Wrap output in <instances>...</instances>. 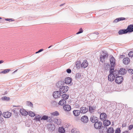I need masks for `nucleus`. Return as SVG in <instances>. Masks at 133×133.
I'll return each mask as SVG.
<instances>
[{
    "label": "nucleus",
    "instance_id": "obj_1",
    "mask_svg": "<svg viewBox=\"0 0 133 133\" xmlns=\"http://www.w3.org/2000/svg\"><path fill=\"white\" fill-rule=\"evenodd\" d=\"M114 70V68H110L109 74L108 76V79L109 81L111 82L113 81L115 79V76L113 74V70Z\"/></svg>",
    "mask_w": 133,
    "mask_h": 133
},
{
    "label": "nucleus",
    "instance_id": "obj_2",
    "mask_svg": "<svg viewBox=\"0 0 133 133\" xmlns=\"http://www.w3.org/2000/svg\"><path fill=\"white\" fill-rule=\"evenodd\" d=\"M110 62L111 65V68H114L115 65V59L112 56H110Z\"/></svg>",
    "mask_w": 133,
    "mask_h": 133
},
{
    "label": "nucleus",
    "instance_id": "obj_3",
    "mask_svg": "<svg viewBox=\"0 0 133 133\" xmlns=\"http://www.w3.org/2000/svg\"><path fill=\"white\" fill-rule=\"evenodd\" d=\"M108 56L107 53H104L103 54H101L100 57V61L101 62L103 63L104 62L105 59L108 58Z\"/></svg>",
    "mask_w": 133,
    "mask_h": 133
},
{
    "label": "nucleus",
    "instance_id": "obj_4",
    "mask_svg": "<svg viewBox=\"0 0 133 133\" xmlns=\"http://www.w3.org/2000/svg\"><path fill=\"white\" fill-rule=\"evenodd\" d=\"M69 90V87L67 86H62L59 89L60 92L61 94L65 93L67 92Z\"/></svg>",
    "mask_w": 133,
    "mask_h": 133
},
{
    "label": "nucleus",
    "instance_id": "obj_5",
    "mask_svg": "<svg viewBox=\"0 0 133 133\" xmlns=\"http://www.w3.org/2000/svg\"><path fill=\"white\" fill-rule=\"evenodd\" d=\"M61 94L59 90V91H56L54 92L53 96L55 98H56L60 97L61 96Z\"/></svg>",
    "mask_w": 133,
    "mask_h": 133
},
{
    "label": "nucleus",
    "instance_id": "obj_6",
    "mask_svg": "<svg viewBox=\"0 0 133 133\" xmlns=\"http://www.w3.org/2000/svg\"><path fill=\"white\" fill-rule=\"evenodd\" d=\"M102 122L99 121L95 122L94 124V127L96 129H99L102 127Z\"/></svg>",
    "mask_w": 133,
    "mask_h": 133
},
{
    "label": "nucleus",
    "instance_id": "obj_7",
    "mask_svg": "<svg viewBox=\"0 0 133 133\" xmlns=\"http://www.w3.org/2000/svg\"><path fill=\"white\" fill-rule=\"evenodd\" d=\"M123 81L122 76H118L116 78L115 82L118 84H121Z\"/></svg>",
    "mask_w": 133,
    "mask_h": 133
},
{
    "label": "nucleus",
    "instance_id": "obj_8",
    "mask_svg": "<svg viewBox=\"0 0 133 133\" xmlns=\"http://www.w3.org/2000/svg\"><path fill=\"white\" fill-rule=\"evenodd\" d=\"M47 127L49 131H52L55 130V127L54 124H49L47 125Z\"/></svg>",
    "mask_w": 133,
    "mask_h": 133
},
{
    "label": "nucleus",
    "instance_id": "obj_9",
    "mask_svg": "<svg viewBox=\"0 0 133 133\" xmlns=\"http://www.w3.org/2000/svg\"><path fill=\"white\" fill-rule=\"evenodd\" d=\"M107 117L106 114L104 112L101 113L100 115V119L102 121H104L106 120Z\"/></svg>",
    "mask_w": 133,
    "mask_h": 133
},
{
    "label": "nucleus",
    "instance_id": "obj_10",
    "mask_svg": "<svg viewBox=\"0 0 133 133\" xmlns=\"http://www.w3.org/2000/svg\"><path fill=\"white\" fill-rule=\"evenodd\" d=\"M80 111L81 113L85 114L88 111V108L84 107H82L80 108Z\"/></svg>",
    "mask_w": 133,
    "mask_h": 133
},
{
    "label": "nucleus",
    "instance_id": "obj_11",
    "mask_svg": "<svg viewBox=\"0 0 133 133\" xmlns=\"http://www.w3.org/2000/svg\"><path fill=\"white\" fill-rule=\"evenodd\" d=\"M81 118L82 121L84 123H87L88 121V117L87 116L84 115Z\"/></svg>",
    "mask_w": 133,
    "mask_h": 133
},
{
    "label": "nucleus",
    "instance_id": "obj_12",
    "mask_svg": "<svg viewBox=\"0 0 133 133\" xmlns=\"http://www.w3.org/2000/svg\"><path fill=\"white\" fill-rule=\"evenodd\" d=\"M11 114L9 112H3L2 115L5 118H8L10 117L11 116Z\"/></svg>",
    "mask_w": 133,
    "mask_h": 133
},
{
    "label": "nucleus",
    "instance_id": "obj_13",
    "mask_svg": "<svg viewBox=\"0 0 133 133\" xmlns=\"http://www.w3.org/2000/svg\"><path fill=\"white\" fill-rule=\"evenodd\" d=\"M72 81V79L71 78L69 77H67L65 79V83L67 84L72 85V83L71 82Z\"/></svg>",
    "mask_w": 133,
    "mask_h": 133
},
{
    "label": "nucleus",
    "instance_id": "obj_14",
    "mask_svg": "<svg viewBox=\"0 0 133 133\" xmlns=\"http://www.w3.org/2000/svg\"><path fill=\"white\" fill-rule=\"evenodd\" d=\"M98 118L97 117L93 116H91L90 118V120L92 123H95V122H98Z\"/></svg>",
    "mask_w": 133,
    "mask_h": 133
},
{
    "label": "nucleus",
    "instance_id": "obj_15",
    "mask_svg": "<svg viewBox=\"0 0 133 133\" xmlns=\"http://www.w3.org/2000/svg\"><path fill=\"white\" fill-rule=\"evenodd\" d=\"M63 108L65 111H68L71 109L70 106L68 104H66L64 106Z\"/></svg>",
    "mask_w": 133,
    "mask_h": 133
},
{
    "label": "nucleus",
    "instance_id": "obj_16",
    "mask_svg": "<svg viewBox=\"0 0 133 133\" xmlns=\"http://www.w3.org/2000/svg\"><path fill=\"white\" fill-rule=\"evenodd\" d=\"M96 108V106H89V111L90 113H92L95 112Z\"/></svg>",
    "mask_w": 133,
    "mask_h": 133
},
{
    "label": "nucleus",
    "instance_id": "obj_17",
    "mask_svg": "<svg viewBox=\"0 0 133 133\" xmlns=\"http://www.w3.org/2000/svg\"><path fill=\"white\" fill-rule=\"evenodd\" d=\"M20 112L22 115L24 116H26L29 114L28 112H27L23 109H21Z\"/></svg>",
    "mask_w": 133,
    "mask_h": 133
},
{
    "label": "nucleus",
    "instance_id": "obj_18",
    "mask_svg": "<svg viewBox=\"0 0 133 133\" xmlns=\"http://www.w3.org/2000/svg\"><path fill=\"white\" fill-rule=\"evenodd\" d=\"M126 29L128 31V32H133V25L131 24L129 25Z\"/></svg>",
    "mask_w": 133,
    "mask_h": 133
},
{
    "label": "nucleus",
    "instance_id": "obj_19",
    "mask_svg": "<svg viewBox=\"0 0 133 133\" xmlns=\"http://www.w3.org/2000/svg\"><path fill=\"white\" fill-rule=\"evenodd\" d=\"M81 67L85 68H86L88 65V63L86 60H84L83 61L82 63H81Z\"/></svg>",
    "mask_w": 133,
    "mask_h": 133
},
{
    "label": "nucleus",
    "instance_id": "obj_20",
    "mask_svg": "<svg viewBox=\"0 0 133 133\" xmlns=\"http://www.w3.org/2000/svg\"><path fill=\"white\" fill-rule=\"evenodd\" d=\"M64 84V82L63 81H59L56 84V86L57 87L61 88Z\"/></svg>",
    "mask_w": 133,
    "mask_h": 133
},
{
    "label": "nucleus",
    "instance_id": "obj_21",
    "mask_svg": "<svg viewBox=\"0 0 133 133\" xmlns=\"http://www.w3.org/2000/svg\"><path fill=\"white\" fill-rule=\"evenodd\" d=\"M127 33H128V31L127 30V29L120 30L118 32V34L120 35L126 34Z\"/></svg>",
    "mask_w": 133,
    "mask_h": 133
},
{
    "label": "nucleus",
    "instance_id": "obj_22",
    "mask_svg": "<svg viewBox=\"0 0 133 133\" xmlns=\"http://www.w3.org/2000/svg\"><path fill=\"white\" fill-rule=\"evenodd\" d=\"M73 114L75 116H78L79 115L81 112L79 110H74L73 111Z\"/></svg>",
    "mask_w": 133,
    "mask_h": 133
},
{
    "label": "nucleus",
    "instance_id": "obj_23",
    "mask_svg": "<svg viewBox=\"0 0 133 133\" xmlns=\"http://www.w3.org/2000/svg\"><path fill=\"white\" fill-rule=\"evenodd\" d=\"M110 124V122L108 120L106 119L103 121V124L105 127L108 126Z\"/></svg>",
    "mask_w": 133,
    "mask_h": 133
},
{
    "label": "nucleus",
    "instance_id": "obj_24",
    "mask_svg": "<svg viewBox=\"0 0 133 133\" xmlns=\"http://www.w3.org/2000/svg\"><path fill=\"white\" fill-rule=\"evenodd\" d=\"M123 63L125 64H128L130 62V59L127 57L125 58H124L123 60Z\"/></svg>",
    "mask_w": 133,
    "mask_h": 133
},
{
    "label": "nucleus",
    "instance_id": "obj_25",
    "mask_svg": "<svg viewBox=\"0 0 133 133\" xmlns=\"http://www.w3.org/2000/svg\"><path fill=\"white\" fill-rule=\"evenodd\" d=\"M81 63L80 61H78L76 62L75 67L77 69H79L81 66Z\"/></svg>",
    "mask_w": 133,
    "mask_h": 133
},
{
    "label": "nucleus",
    "instance_id": "obj_26",
    "mask_svg": "<svg viewBox=\"0 0 133 133\" xmlns=\"http://www.w3.org/2000/svg\"><path fill=\"white\" fill-rule=\"evenodd\" d=\"M119 72L121 75H123L126 73L127 71L124 69L121 68L119 70Z\"/></svg>",
    "mask_w": 133,
    "mask_h": 133
},
{
    "label": "nucleus",
    "instance_id": "obj_27",
    "mask_svg": "<svg viewBox=\"0 0 133 133\" xmlns=\"http://www.w3.org/2000/svg\"><path fill=\"white\" fill-rule=\"evenodd\" d=\"M125 19V18L124 17H120L116 18L115 20L113 22L117 23L118 22L121 21H122Z\"/></svg>",
    "mask_w": 133,
    "mask_h": 133
},
{
    "label": "nucleus",
    "instance_id": "obj_28",
    "mask_svg": "<svg viewBox=\"0 0 133 133\" xmlns=\"http://www.w3.org/2000/svg\"><path fill=\"white\" fill-rule=\"evenodd\" d=\"M59 132L60 133H64L65 130L63 127H59L58 129Z\"/></svg>",
    "mask_w": 133,
    "mask_h": 133
},
{
    "label": "nucleus",
    "instance_id": "obj_29",
    "mask_svg": "<svg viewBox=\"0 0 133 133\" xmlns=\"http://www.w3.org/2000/svg\"><path fill=\"white\" fill-rule=\"evenodd\" d=\"M47 120V122H53L54 121V118L52 116L48 117V118Z\"/></svg>",
    "mask_w": 133,
    "mask_h": 133
},
{
    "label": "nucleus",
    "instance_id": "obj_30",
    "mask_svg": "<svg viewBox=\"0 0 133 133\" xmlns=\"http://www.w3.org/2000/svg\"><path fill=\"white\" fill-rule=\"evenodd\" d=\"M66 103V101L64 99H61L59 102L58 104L59 105H63L65 104Z\"/></svg>",
    "mask_w": 133,
    "mask_h": 133
},
{
    "label": "nucleus",
    "instance_id": "obj_31",
    "mask_svg": "<svg viewBox=\"0 0 133 133\" xmlns=\"http://www.w3.org/2000/svg\"><path fill=\"white\" fill-rule=\"evenodd\" d=\"M62 97L64 100H66L69 97V95H67L66 94H63L62 95Z\"/></svg>",
    "mask_w": 133,
    "mask_h": 133
},
{
    "label": "nucleus",
    "instance_id": "obj_32",
    "mask_svg": "<svg viewBox=\"0 0 133 133\" xmlns=\"http://www.w3.org/2000/svg\"><path fill=\"white\" fill-rule=\"evenodd\" d=\"M81 74L80 73H78L76 74L75 78L77 80H78L80 79V78L81 77Z\"/></svg>",
    "mask_w": 133,
    "mask_h": 133
},
{
    "label": "nucleus",
    "instance_id": "obj_33",
    "mask_svg": "<svg viewBox=\"0 0 133 133\" xmlns=\"http://www.w3.org/2000/svg\"><path fill=\"white\" fill-rule=\"evenodd\" d=\"M54 121L55 123L57 124V125L60 124L61 123L60 119L59 120L58 118H55Z\"/></svg>",
    "mask_w": 133,
    "mask_h": 133
},
{
    "label": "nucleus",
    "instance_id": "obj_34",
    "mask_svg": "<svg viewBox=\"0 0 133 133\" xmlns=\"http://www.w3.org/2000/svg\"><path fill=\"white\" fill-rule=\"evenodd\" d=\"M114 131V130L113 128L111 127L108 129L107 132L108 133H113Z\"/></svg>",
    "mask_w": 133,
    "mask_h": 133
},
{
    "label": "nucleus",
    "instance_id": "obj_35",
    "mask_svg": "<svg viewBox=\"0 0 133 133\" xmlns=\"http://www.w3.org/2000/svg\"><path fill=\"white\" fill-rule=\"evenodd\" d=\"M119 71V70H115L114 71H113V74L116 76L120 74Z\"/></svg>",
    "mask_w": 133,
    "mask_h": 133
},
{
    "label": "nucleus",
    "instance_id": "obj_36",
    "mask_svg": "<svg viewBox=\"0 0 133 133\" xmlns=\"http://www.w3.org/2000/svg\"><path fill=\"white\" fill-rule=\"evenodd\" d=\"M1 99L3 101H8L10 100V98L9 97L4 96L3 97L1 98Z\"/></svg>",
    "mask_w": 133,
    "mask_h": 133
},
{
    "label": "nucleus",
    "instance_id": "obj_37",
    "mask_svg": "<svg viewBox=\"0 0 133 133\" xmlns=\"http://www.w3.org/2000/svg\"><path fill=\"white\" fill-rule=\"evenodd\" d=\"M51 114V115L54 116H58L59 115V113L57 111H55L52 113Z\"/></svg>",
    "mask_w": 133,
    "mask_h": 133
},
{
    "label": "nucleus",
    "instance_id": "obj_38",
    "mask_svg": "<svg viewBox=\"0 0 133 133\" xmlns=\"http://www.w3.org/2000/svg\"><path fill=\"white\" fill-rule=\"evenodd\" d=\"M39 115L36 116L35 117L34 119L36 121H39L40 122V121L41 120V118L40 117H39Z\"/></svg>",
    "mask_w": 133,
    "mask_h": 133
},
{
    "label": "nucleus",
    "instance_id": "obj_39",
    "mask_svg": "<svg viewBox=\"0 0 133 133\" xmlns=\"http://www.w3.org/2000/svg\"><path fill=\"white\" fill-rule=\"evenodd\" d=\"M48 118V116L46 115H44L41 118V120H47Z\"/></svg>",
    "mask_w": 133,
    "mask_h": 133
},
{
    "label": "nucleus",
    "instance_id": "obj_40",
    "mask_svg": "<svg viewBox=\"0 0 133 133\" xmlns=\"http://www.w3.org/2000/svg\"><path fill=\"white\" fill-rule=\"evenodd\" d=\"M28 113H29V115L32 117L34 116L35 115L34 112H32L31 111H29Z\"/></svg>",
    "mask_w": 133,
    "mask_h": 133
},
{
    "label": "nucleus",
    "instance_id": "obj_41",
    "mask_svg": "<svg viewBox=\"0 0 133 133\" xmlns=\"http://www.w3.org/2000/svg\"><path fill=\"white\" fill-rule=\"evenodd\" d=\"M26 104L30 106L31 107H32L33 106V104L30 102L28 101H27Z\"/></svg>",
    "mask_w": 133,
    "mask_h": 133
},
{
    "label": "nucleus",
    "instance_id": "obj_42",
    "mask_svg": "<svg viewBox=\"0 0 133 133\" xmlns=\"http://www.w3.org/2000/svg\"><path fill=\"white\" fill-rule=\"evenodd\" d=\"M128 55L130 57H133V51H130L128 54Z\"/></svg>",
    "mask_w": 133,
    "mask_h": 133
},
{
    "label": "nucleus",
    "instance_id": "obj_43",
    "mask_svg": "<svg viewBox=\"0 0 133 133\" xmlns=\"http://www.w3.org/2000/svg\"><path fill=\"white\" fill-rule=\"evenodd\" d=\"M10 70V69H5L4 71L1 72V73L3 74H5L8 72Z\"/></svg>",
    "mask_w": 133,
    "mask_h": 133
},
{
    "label": "nucleus",
    "instance_id": "obj_44",
    "mask_svg": "<svg viewBox=\"0 0 133 133\" xmlns=\"http://www.w3.org/2000/svg\"><path fill=\"white\" fill-rule=\"evenodd\" d=\"M99 34V33L97 32H95L94 33V34L92 36L94 38H96L98 37V36H97L96 35H98Z\"/></svg>",
    "mask_w": 133,
    "mask_h": 133
},
{
    "label": "nucleus",
    "instance_id": "obj_45",
    "mask_svg": "<svg viewBox=\"0 0 133 133\" xmlns=\"http://www.w3.org/2000/svg\"><path fill=\"white\" fill-rule=\"evenodd\" d=\"M121 132L120 129L119 128H117L115 130L116 133H120Z\"/></svg>",
    "mask_w": 133,
    "mask_h": 133
},
{
    "label": "nucleus",
    "instance_id": "obj_46",
    "mask_svg": "<svg viewBox=\"0 0 133 133\" xmlns=\"http://www.w3.org/2000/svg\"><path fill=\"white\" fill-rule=\"evenodd\" d=\"M71 132L72 133H79V131H76L75 129H74L71 130Z\"/></svg>",
    "mask_w": 133,
    "mask_h": 133
},
{
    "label": "nucleus",
    "instance_id": "obj_47",
    "mask_svg": "<svg viewBox=\"0 0 133 133\" xmlns=\"http://www.w3.org/2000/svg\"><path fill=\"white\" fill-rule=\"evenodd\" d=\"M83 32V30L82 29V28H80L79 29V31L76 33V34H79L82 33Z\"/></svg>",
    "mask_w": 133,
    "mask_h": 133
},
{
    "label": "nucleus",
    "instance_id": "obj_48",
    "mask_svg": "<svg viewBox=\"0 0 133 133\" xmlns=\"http://www.w3.org/2000/svg\"><path fill=\"white\" fill-rule=\"evenodd\" d=\"M133 128V125H131L129 126L128 127V130H131Z\"/></svg>",
    "mask_w": 133,
    "mask_h": 133
},
{
    "label": "nucleus",
    "instance_id": "obj_49",
    "mask_svg": "<svg viewBox=\"0 0 133 133\" xmlns=\"http://www.w3.org/2000/svg\"><path fill=\"white\" fill-rule=\"evenodd\" d=\"M128 72L132 74H133V70L132 69H129L128 71Z\"/></svg>",
    "mask_w": 133,
    "mask_h": 133
},
{
    "label": "nucleus",
    "instance_id": "obj_50",
    "mask_svg": "<svg viewBox=\"0 0 133 133\" xmlns=\"http://www.w3.org/2000/svg\"><path fill=\"white\" fill-rule=\"evenodd\" d=\"M6 21H13V20H12V18H7V19H5Z\"/></svg>",
    "mask_w": 133,
    "mask_h": 133
},
{
    "label": "nucleus",
    "instance_id": "obj_51",
    "mask_svg": "<svg viewBox=\"0 0 133 133\" xmlns=\"http://www.w3.org/2000/svg\"><path fill=\"white\" fill-rule=\"evenodd\" d=\"M66 72L68 73H70L71 72V70L69 69L66 70Z\"/></svg>",
    "mask_w": 133,
    "mask_h": 133
},
{
    "label": "nucleus",
    "instance_id": "obj_52",
    "mask_svg": "<svg viewBox=\"0 0 133 133\" xmlns=\"http://www.w3.org/2000/svg\"><path fill=\"white\" fill-rule=\"evenodd\" d=\"M57 102L55 101H54L52 102V104H54V105H56L57 104Z\"/></svg>",
    "mask_w": 133,
    "mask_h": 133
},
{
    "label": "nucleus",
    "instance_id": "obj_53",
    "mask_svg": "<svg viewBox=\"0 0 133 133\" xmlns=\"http://www.w3.org/2000/svg\"><path fill=\"white\" fill-rule=\"evenodd\" d=\"M126 123H124L122 124V127H126Z\"/></svg>",
    "mask_w": 133,
    "mask_h": 133
},
{
    "label": "nucleus",
    "instance_id": "obj_54",
    "mask_svg": "<svg viewBox=\"0 0 133 133\" xmlns=\"http://www.w3.org/2000/svg\"><path fill=\"white\" fill-rule=\"evenodd\" d=\"M99 132L100 133H104V131H103V130H102L101 129H100L99 130Z\"/></svg>",
    "mask_w": 133,
    "mask_h": 133
},
{
    "label": "nucleus",
    "instance_id": "obj_55",
    "mask_svg": "<svg viewBox=\"0 0 133 133\" xmlns=\"http://www.w3.org/2000/svg\"><path fill=\"white\" fill-rule=\"evenodd\" d=\"M75 107L76 108H79V105H76Z\"/></svg>",
    "mask_w": 133,
    "mask_h": 133
},
{
    "label": "nucleus",
    "instance_id": "obj_56",
    "mask_svg": "<svg viewBox=\"0 0 133 133\" xmlns=\"http://www.w3.org/2000/svg\"><path fill=\"white\" fill-rule=\"evenodd\" d=\"M123 133H129L128 131H126L123 132Z\"/></svg>",
    "mask_w": 133,
    "mask_h": 133
},
{
    "label": "nucleus",
    "instance_id": "obj_57",
    "mask_svg": "<svg viewBox=\"0 0 133 133\" xmlns=\"http://www.w3.org/2000/svg\"><path fill=\"white\" fill-rule=\"evenodd\" d=\"M43 49H42L39 50L38 51V52H41V51H43Z\"/></svg>",
    "mask_w": 133,
    "mask_h": 133
},
{
    "label": "nucleus",
    "instance_id": "obj_58",
    "mask_svg": "<svg viewBox=\"0 0 133 133\" xmlns=\"http://www.w3.org/2000/svg\"><path fill=\"white\" fill-rule=\"evenodd\" d=\"M4 62V61L3 60H1L0 61V64H2Z\"/></svg>",
    "mask_w": 133,
    "mask_h": 133
},
{
    "label": "nucleus",
    "instance_id": "obj_59",
    "mask_svg": "<svg viewBox=\"0 0 133 133\" xmlns=\"http://www.w3.org/2000/svg\"><path fill=\"white\" fill-rule=\"evenodd\" d=\"M64 4H65L64 3H63V4H61V5H60V6H63V5H64Z\"/></svg>",
    "mask_w": 133,
    "mask_h": 133
},
{
    "label": "nucleus",
    "instance_id": "obj_60",
    "mask_svg": "<svg viewBox=\"0 0 133 133\" xmlns=\"http://www.w3.org/2000/svg\"><path fill=\"white\" fill-rule=\"evenodd\" d=\"M12 111H13L15 113V109H13Z\"/></svg>",
    "mask_w": 133,
    "mask_h": 133
},
{
    "label": "nucleus",
    "instance_id": "obj_61",
    "mask_svg": "<svg viewBox=\"0 0 133 133\" xmlns=\"http://www.w3.org/2000/svg\"><path fill=\"white\" fill-rule=\"evenodd\" d=\"M17 70H16L15 71L13 72V73H14V72H16L17 71Z\"/></svg>",
    "mask_w": 133,
    "mask_h": 133
},
{
    "label": "nucleus",
    "instance_id": "obj_62",
    "mask_svg": "<svg viewBox=\"0 0 133 133\" xmlns=\"http://www.w3.org/2000/svg\"><path fill=\"white\" fill-rule=\"evenodd\" d=\"M39 53V52H38V51L37 52H36V54H37V53Z\"/></svg>",
    "mask_w": 133,
    "mask_h": 133
},
{
    "label": "nucleus",
    "instance_id": "obj_63",
    "mask_svg": "<svg viewBox=\"0 0 133 133\" xmlns=\"http://www.w3.org/2000/svg\"><path fill=\"white\" fill-rule=\"evenodd\" d=\"M52 46V45H51L49 47H48V48H50Z\"/></svg>",
    "mask_w": 133,
    "mask_h": 133
},
{
    "label": "nucleus",
    "instance_id": "obj_64",
    "mask_svg": "<svg viewBox=\"0 0 133 133\" xmlns=\"http://www.w3.org/2000/svg\"><path fill=\"white\" fill-rule=\"evenodd\" d=\"M1 115V111H0V116Z\"/></svg>",
    "mask_w": 133,
    "mask_h": 133
}]
</instances>
